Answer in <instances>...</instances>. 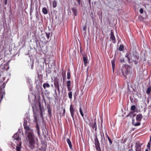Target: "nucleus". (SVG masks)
Instances as JSON below:
<instances>
[{
    "label": "nucleus",
    "mask_w": 151,
    "mask_h": 151,
    "mask_svg": "<svg viewBox=\"0 0 151 151\" xmlns=\"http://www.w3.org/2000/svg\"><path fill=\"white\" fill-rule=\"evenodd\" d=\"M13 138V143L15 142L17 145V146L16 147V150L17 151H21V142L19 134L17 133L15 134Z\"/></svg>",
    "instance_id": "obj_2"
},
{
    "label": "nucleus",
    "mask_w": 151,
    "mask_h": 151,
    "mask_svg": "<svg viewBox=\"0 0 151 151\" xmlns=\"http://www.w3.org/2000/svg\"><path fill=\"white\" fill-rule=\"evenodd\" d=\"M83 58L84 63V64L85 65V66H86V64L88 62V59L87 57L86 56H83Z\"/></svg>",
    "instance_id": "obj_11"
},
{
    "label": "nucleus",
    "mask_w": 151,
    "mask_h": 151,
    "mask_svg": "<svg viewBox=\"0 0 151 151\" xmlns=\"http://www.w3.org/2000/svg\"><path fill=\"white\" fill-rule=\"evenodd\" d=\"M142 118V116L141 114H139L137 115L136 119L138 121H140Z\"/></svg>",
    "instance_id": "obj_9"
},
{
    "label": "nucleus",
    "mask_w": 151,
    "mask_h": 151,
    "mask_svg": "<svg viewBox=\"0 0 151 151\" xmlns=\"http://www.w3.org/2000/svg\"><path fill=\"white\" fill-rule=\"evenodd\" d=\"M72 10L73 12L75 13V15H76V10L74 9H72Z\"/></svg>",
    "instance_id": "obj_31"
},
{
    "label": "nucleus",
    "mask_w": 151,
    "mask_h": 151,
    "mask_svg": "<svg viewBox=\"0 0 151 151\" xmlns=\"http://www.w3.org/2000/svg\"><path fill=\"white\" fill-rule=\"evenodd\" d=\"M27 122L26 121H24V126L27 137V140L29 146L32 149H33L35 147V143H37L38 141V139L34 135L32 130L27 126Z\"/></svg>",
    "instance_id": "obj_1"
},
{
    "label": "nucleus",
    "mask_w": 151,
    "mask_h": 151,
    "mask_svg": "<svg viewBox=\"0 0 151 151\" xmlns=\"http://www.w3.org/2000/svg\"><path fill=\"white\" fill-rule=\"evenodd\" d=\"M110 39L112 40V42L114 43H115L116 42L115 38L113 32H111L110 34Z\"/></svg>",
    "instance_id": "obj_8"
},
{
    "label": "nucleus",
    "mask_w": 151,
    "mask_h": 151,
    "mask_svg": "<svg viewBox=\"0 0 151 151\" xmlns=\"http://www.w3.org/2000/svg\"><path fill=\"white\" fill-rule=\"evenodd\" d=\"M139 12L141 14H142L143 12V9L141 8L139 10Z\"/></svg>",
    "instance_id": "obj_28"
},
{
    "label": "nucleus",
    "mask_w": 151,
    "mask_h": 151,
    "mask_svg": "<svg viewBox=\"0 0 151 151\" xmlns=\"http://www.w3.org/2000/svg\"><path fill=\"white\" fill-rule=\"evenodd\" d=\"M42 11L44 14H46L47 13V10L46 8L44 7L42 9Z\"/></svg>",
    "instance_id": "obj_14"
},
{
    "label": "nucleus",
    "mask_w": 151,
    "mask_h": 151,
    "mask_svg": "<svg viewBox=\"0 0 151 151\" xmlns=\"http://www.w3.org/2000/svg\"><path fill=\"white\" fill-rule=\"evenodd\" d=\"M67 88H68V90L70 92V91H71V89L70 87H67Z\"/></svg>",
    "instance_id": "obj_30"
},
{
    "label": "nucleus",
    "mask_w": 151,
    "mask_h": 151,
    "mask_svg": "<svg viewBox=\"0 0 151 151\" xmlns=\"http://www.w3.org/2000/svg\"><path fill=\"white\" fill-rule=\"evenodd\" d=\"M66 142L68 144L70 148L71 149L72 148V146L70 140L68 138L66 139Z\"/></svg>",
    "instance_id": "obj_10"
},
{
    "label": "nucleus",
    "mask_w": 151,
    "mask_h": 151,
    "mask_svg": "<svg viewBox=\"0 0 151 151\" xmlns=\"http://www.w3.org/2000/svg\"><path fill=\"white\" fill-rule=\"evenodd\" d=\"M79 111H80V114H81V116L83 117L84 115L83 114L82 109H81V107H80L79 108Z\"/></svg>",
    "instance_id": "obj_20"
},
{
    "label": "nucleus",
    "mask_w": 151,
    "mask_h": 151,
    "mask_svg": "<svg viewBox=\"0 0 151 151\" xmlns=\"http://www.w3.org/2000/svg\"><path fill=\"white\" fill-rule=\"evenodd\" d=\"M55 93H56V90H55Z\"/></svg>",
    "instance_id": "obj_39"
},
{
    "label": "nucleus",
    "mask_w": 151,
    "mask_h": 151,
    "mask_svg": "<svg viewBox=\"0 0 151 151\" xmlns=\"http://www.w3.org/2000/svg\"><path fill=\"white\" fill-rule=\"evenodd\" d=\"M115 60L114 59L113 60L111 61V64H112V67L113 72H114V69L115 68Z\"/></svg>",
    "instance_id": "obj_12"
},
{
    "label": "nucleus",
    "mask_w": 151,
    "mask_h": 151,
    "mask_svg": "<svg viewBox=\"0 0 151 151\" xmlns=\"http://www.w3.org/2000/svg\"><path fill=\"white\" fill-rule=\"evenodd\" d=\"M70 78V71H68L67 74V78L68 80H69Z\"/></svg>",
    "instance_id": "obj_16"
},
{
    "label": "nucleus",
    "mask_w": 151,
    "mask_h": 151,
    "mask_svg": "<svg viewBox=\"0 0 151 151\" xmlns=\"http://www.w3.org/2000/svg\"><path fill=\"white\" fill-rule=\"evenodd\" d=\"M7 3V0H5L4 1V4L5 5H6Z\"/></svg>",
    "instance_id": "obj_33"
},
{
    "label": "nucleus",
    "mask_w": 151,
    "mask_h": 151,
    "mask_svg": "<svg viewBox=\"0 0 151 151\" xmlns=\"http://www.w3.org/2000/svg\"><path fill=\"white\" fill-rule=\"evenodd\" d=\"M34 118H35V121H36V119H37V117L36 116H35V117H34Z\"/></svg>",
    "instance_id": "obj_37"
},
{
    "label": "nucleus",
    "mask_w": 151,
    "mask_h": 151,
    "mask_svg": "<svg viewBox=\"0 0 151 151\" xmlns=\"http://www.w3.org/2000/svg\"><path fill=\"white\" fill-rule=\"evenodd\" d=\"M83 29L84 30H85L86 29V26H85L83 27Z\"/></svg>",
    "instance_id": "obj_32"
},
{
    "label": "nucleus",
    "mask_w": 151,
    "mask_h": 151,
    "mask_svg": "<svg viewBox=\"0 0 151 151\" xmlns=\"http://www.w3.org/2000/svg\"><path fill=\"white\" fill-rule=\"evenodd\" d=\"M68 95L69 98L70 100L72 99V93L71 91L69 92L68 93Z\"/></svg>",
    "instance_id": "obj_15"
},
{
    "label": "nucleus",
    "mask_w": 151,
    "mask_h": 151,
    "mask_svg": "<svg viewBox=\"0 0 151 151\" xmlns=\"http://www.w3.org/2000/svg\"><path fill=\"white\" fill-rule=\"evenodd\" d=\"M53 7L55 8L56 7L57 5V3L55 1H54L53 2Z\"/></svg>",
    "instance_id": "obj_24"
},
{
    "label": "nucleus",
    "mask_w": 151,
    "mask_h": 151,
    "mask_svg": "<svg viewBox=\"0 0 151 151\" xmlns=\"http://www.w3.org/2000/svg\"><path fill=\"white\" fill-rule=\"evenodd\" d=\"M78 2V4H79L80 2V0H77Z\"/></svg>",
    "instance_id": "obj_35"
},
{
    "label": "nucleus",
    "mask_w": 151,
    "mask_h": 151,
    "mask_svg": "<svg viewBox=\"0 0 151 151\" xmlns=\"http://www.w3.org/2000/svg\"><path fill=\"white\" fill-rule=\"evenodd\" d=\"M67 87H70L71 86V82L70 81H68L66 82Z\"/></svg>",
    "instance_id": "obj_18"
},
{
    "label": "nucleus",
    "mask_w": 151,
    "mask_h": 151,
    "mask_svg": "<svg viewBox=\"0 0 151 151\" xmlns=\"http://www.w3.org/2000/svg\"><path fill=\"white\" fill-rule=\"evenodd\" d=\"M92 127L93 129L95 128V130L96 129L97 127L96 122H95L94 124L92 126Z\"/></svg>",
    "instance_id": "obj_19"
},
{
    "label": "nucleus",
    "mask_w": 151,
    "mask_h": 151,
    "mask_svg": "<svg viewBox=\"0 0 151 151\" xmlns=\"http://www.w3.org/2000/svg\"><path fill=\"white\" fill-rule=\"evenodd\" d=\"M107 136L109 142L111 144L112 143V142L111 139L107 135Z\"/></svg>",
    "instance_id": "obj_26"
},
{
    "label": "nucleus",
    "mask_w": 151,
    "mask_h": 151,
    "mask_svg": "<svg viewBox=\"0 0 151 151\" xmlns=\"http://www.w3.org/2000/svg\"><path fill=\"white\" fill-rule=\"evenodd\" d=\"M124 49L123 46L122 45H121L119 47V50L120 51H122Z\"/></svg>",
    "instance_id": "obj_21"
},
{
    "label": "nucleus",
    "mask_w": 151,
    "mask_h": 151,
    "mask_svg": "<svg viewBox=\"0 0 151 151\" xmlns=\"http://www.w3.org/2000/svg\"><path fill=\"white\" fill-rule=\"evenodd\" d=\"M70 110L72 119L73 120H74V114L75 112V110L73 108L72 104H71L70 106Z\"/></svg>",
    "instance_id": "obj_5"
},
{
    "label": "nucleus",
    "mask_w": 151,
    "mask_h": 151,
    "mask_svg": "<svg viewBox=\"0 0 151 151\" xmlns=\"http://www.w3.org/2000/svg\"><path fill=\"white\" fill-rule=\"evenodd\" d=\"M65 109H64L63 110V113L64 114H65Z\"/></svg>",
    "instance_id": "obj_36"
},
{
    "label": "nucleus",
    "mask_w": 151,
    "mask_h": 151,
    "mask_svg": "<svg viewBox=\"0 0 151 151\" xmlns=\"http://www.w3.org/2000/svg\"><path fill=\"white\" fill-rule=\"evenodd\" d=\"M0 68L3 71L7 70L9 69V67L7 64H4L0 67Z\"/></svg>",
    "instance_id": "obj_6"
},
{
    "label": "nucleus",
    "mask_w": 151,
    "mask_h": 151,
    "mask_svg": "<svg viewBox=\"0 0 151 151\" xmlns=\"http://www.w3.org/2000/svg\"><path fill=\"white\" fill-rule=\"evenodd\" d=\"M142 145V144L141 143H136L135 146V151H141V147Z\"/></svg>",
    "instance_id": "obj_3"
},
{
    "label": "nucleus",
    "mask_w": 151,
    "mask_h": 151,
    "mask_svg": "<svg viewBox=\"0 0 151 151\" xmlns=\"http://www.w3.org/2000/svg\"><path fill=\"white\" fill-rule=\"evenodd\" d=\"M135 109L136 106L134 105H132V106H131V110L132 111L134 110Z\"/></svg>",
    "instance_id": "obj_22"
},
{
    "label": "nucleus",
    "mask_w": 151,
    "mask_h": 151,
    "mask_svg": "<svg viewBox=\"0 0 151 151\" xmlns=\"http://www.w3.org/2000/svg\"><path fill=\"white\" fill-rule=\"evenodd\" d=\"M54 84L55 88L58 89V93H59L60 92V87L58 81H55L54 82Z\"/></svg>",
    "instance_id": "obj_7"
},
{
    "label": "nucleus",
    "mask_w": 151,
    "mask_h": 151,
    "mask_svg": "<svg viewBox=\"0 0 151 151\" xmlns=\"http://www.w3.org/2000/svg\"><path fill=\"white\" fill-rule=\"evenodd\" d=\"M43 86L44 89H45L46 88L50 87V85L48 83H44L43 84Z\"/></svg>",
    "instance_id": "obj_13"
},
{
    "label": "nucleus",
    "mask_w": 151,
    "mask_h": 151,
    "mask_svg": "<svg viewBox=\"0 0 151 151\" xmlns=\"http://www.w3.org/2000/svg\"><path fill=\"white\" fill-rule=\"evenodd\" d=\"M45 34L46 35V37H47V39H49V38L50 37V33H48L47 32H46Z\"/></svg>",
    "instance_id": "obj_25"
},
{
    "label": "nucleus",
    "mask_w": 151,
    "mask_h": 151,
    "mask_svg": "<svg viewBox=\"0 0 151 151\" xmlns=\"http://www.w3.org/2000/svg\"><path fill=\"white\" fill-rule=\"evenodd\" d=\"M150 142H149L147 145V148H148L149 149H150Z\"/></svg>",
    "instance_id": "obj_23"
},
{
    "label": "nucleus",
    "mask_w": 151,
    "mask_h": 151,
    "mask_svg": "<svg viewBox=\"0 0 151 151\" xmlns=\"http://www.w3.org/2000/svg\"><path fill=\"white\" fill-rule=\"evenodd\" d=\"M150 149H149L148 148H146L145 150V151H150Z\"/></svg>",
    "instance_id": "obj_34"
},
{
    "label": "nucleus",
    "mask_w": 151,
    "mask_h": 151,
    "mask_svg": "<svg viewBox=\"0 0 151 151\" xmlns=\"http://www.w3.org/2000/svg\"><path fill=\"white\" fill-rule=\"evenodd\" d=\"M135 126H139L140 124V123L139 122H137L134 124H133Z\"/></svg>",
    "instance_id": "obj_27"
},
{
    "label": "nucleus",
    "mask_w": 151,
    "mask_h": 151,
    "mask_svg": "<svg viewBox=\"0 0 151 151\" xmlns=\"http://www.w3.org/2000/svg\"><path fill=\"white\" fill-rule=\"evenodd\" d=\"M89 3L90 2L91 0H88Z\"/></svg>",
    "instance_id": "obj_38"
},
{
    "label": "nucleus",
    "mask_w": 151,
    "mask_h": 151,
    "mask_svg": "<svg viewBox=\"0 0 151 151\" xmlns=\"http://www.w3.org/2000/svg\"><path fill=\"white\" fill-rule=\"evenodd\" d=\"M94 142L96 150H100V151H101L100 148L99 143L97 137H96L95 138Z\"/></svg>",
    "instance_id": "obj_4"
},
{
    "label": "nucleus",
    "mask_w": 151,
    "mask_h": 151,
    "mask_svg": "<svg viewBox=\"0 0 151 151\" xmlns=\"http://www.w3.org/2000/svg\"><path fill=\"white\" fill-rule=\"evenodd\" d=\"M151 91V88L150 87H148L146 93L147 94H149L150 93V92Z\"/></svg>",
    "instance_id": "obj_17"
},
{
    "label": "nucleus",
    "mask_w": 151,
    "mask_h": 151,
    "mask_svg": "<svg viewBox=\"0 0 151 151\" xmlns=\"http://www.w3.org/2000/svg\"><path fill=\"white\" fill-rule=\"evenodd\" d=\"M129 55V54L128 53H127V55H126L125 56H126V57L127 58H128V60L129 61V60H130V58L128 57Z\"/></svg>",
    "instance_id": "obj_29"
}]
</instances>
